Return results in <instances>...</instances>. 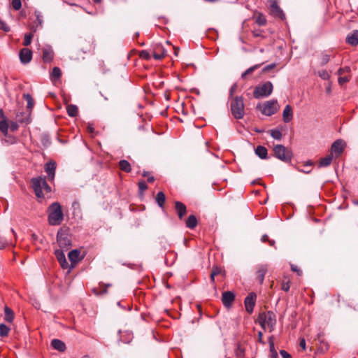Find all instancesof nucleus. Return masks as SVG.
I'll list each match as a JSON object with an SVG mask.
<instances>
[{"label":"nucleus","mask_w":358,"mask_h":358,"mask_svg":"<svg viewBox=\"0 0 358 358\" xmlns=\"http://www.w3.org/2000/svg\"><path fill=\"white\" fill-rule=\"evenodd\" d=\"M31 185L38 199H42L44 197L43 192L46 193H50L51 192V187L47 183L45 178H33L31 179Z\"/></svg>","instance_id":"obj_1"},{"label":"nucleus","mask_w":358,"mask_h":358,"mask_svg":"<svg viewBox=\"0 0 358 358\" xmlns=\"http://www.w3.org/2000/svg\"><path fill=\"white\" fill-rule=\"evenodd\" d=\"M230 110L234 118L240 120L244 117L245 105L242 96H236L231 99Z\"/></svg>","instance_id":"obj_2"},{"label":"nucleus","mask_w":358,"mask_h":358,"mask_svg":"<svg viewBox=\"0 0 358 358\" xmlns=\"http://www.w3.org/2000/svg\"><path fill=\"white\" fill-rule=\"evenodd\" d=\"M64 215L61 205L58 202L52 203L49 207L48 222L50 225H58L63 220Z\"/></svg>","instance_id":"obj_3"},{"label":"nucleus","mask_w":358,"mask_h":358,"mask_svg":"<svg viewBox=\"0 0 358 358\" xmlns=\"http://www.w3.org/2000/svg\"><path fill=\"white\" fill-rule=\"evenodd\" d=\"M258 320L260 325L264 329L268 328L270 331L274 329L276 324L275 315L271 311L260 313Z\"/></svg>","instance_id":"obj_4"},{"label":"nucleus","mask_w":358,"mask_h":358,"mask_svg":"<svg viewBox=\"0 0 358 358\" xmlns=\"http://www.w3.org/2000/svg\"><path fill=\"white\" fill-rule=\"evenodd\" d=\"M273 90V84L270 81H267L255 87L253 92V96L255 99L267 97L271 94Z\"/></svg>","instance_id":"obj_5"},{"label":"nucleus","mask_w":358,"mask_h":358,"mask_svg":"<svg viewBox=\"0 0 358 358\" xmlns=\"http://www.w3.org/2000/svg\"><path fill=\"white\" fill-rule=\"evenodd\" d=\"M57 241L61 249L68 250L71 245V238L67 229H60L57 234Z\"/></svg>","instance_id":"obj_6"},{"label":"nucleus","mask_w":358,"mask_h":358,"mask_svg":"<svg viewBox=\"0 0 358 358\" xmlns=\"http://www.w3.org/2000/svg\"><path fill=\"white\" fill-rule=\"evenodd\" d=\"M275 156L284 162H289L292 158V152L282 145H276L273 148Z\"/></svg>","instance_id":"obj_7"},{"label":"nucleus","mask_w":358,"mask_h":358,"mask_svg":"<svg viewBox=\"0 0 358 358\" xmlns=\"http://www.w3.org/2000/svg\"><path fill=\"white\" fill-rule=\"evenodd\" d=\"M257 108H260L263 115L271 116L278 110L280 106L277 100L272 99L266 101L262 106H258Z\"/></svg>","instance_id":"obj_8"},{"label":"nucleus","mask_w":358,"mask_h":358,"mask_svg":"<svg viewBox=\"0 0 358 358\" xmlns=\"http://www.w3.org/2000/svg\"><path fill=\"white\" fill-rule=\"evenodd\" d=\"M95 48V44L94 39L91 37L86 38L81 41L80 43V50L84 53H88L93 52Z\"/></svg>","instance_id":"obj_9"},{"label":"nucleus","mask_w":358,"mask_h":358,"mask_svg":"<svg viewBox=\"0 0 358 358\" xmlns=\"http://www.w3.org/2000/svg\"><path fill=\"white\" fill-rule=\"evenodd\" d=\"M256 301V294L255 293H250L248 296L245 299V306L246 311L249 313H252L253 311V308L255 305Z\"/></svg>","instance_id":"obj_10"},{"label":"nucleus","mask_w":358,"mask_h":358,"mask_svg":"<svg viewBox=\"0 0 358 358\" xmlns=\"http://www.w3.org/2000/svg\"><path fill=\"white\" fill-rule=\"evenodd\" d=\"M19 57H20V62L22 64H28L31 62V60L32 59V52L31 50H29L28 48H22L20 51Z\"/></svg>","instance_id":"obj_11"},{"label":"nucleus","mask_w":358,"mask_h":358,"mask_svg":"<svg viewBox=\"0 0 358 358\" xmlns=\"http://www.w3.org/2000/svg\"><path fill=\"white\" fill-rule=\"evenodd\" d=\"M345 143L343 140L338 139L334 141L331 145V154L334 153L336 156L340 155L344 150Z\"/></svg>","instance_id":"obj_12"},{"label":"nucleus","mask_w":358,"mask_h":358,"mask_svg":"<svg viewBox=\"0 0 358 358\" xmlns=\"http://www.w3.org/2000/svg\"><path fill=\"white\" fill-rule=\"evenodd\" d=\"M43 60L44 62L49 63L54 58V52L50 46H45L42 49Z\"/></svg>","instance_id":"obj_13"},{"label":"nucleus","mask_w":358,"mask_h":358,"mask_svg":"<svg viewBox=\"0 0 358 358\" xmlns=\"http://www.w3.org/2000/svg\"><path fill=\"white\" fill-rule=\"evenodd\" d=\"M56 169V163L55 162H49L45 165V171L48 174L50 180L55 178Z\"/></svg>","instance_id":"obj_14"},{"label":"nucleus","mask_w":358,"mask_h":358,"mask_svg":"<svg viewBox=\"0 0 358 358\" xmlns=\"http://www.w3.org/2000/svg\"><path fill=\"white\" fill-rule=\"evenodd\" d=\"M166 55V51L161 45H157L152 51L153 57L156 60L162 59Z\"/></svg>","instance_id":"obj_15"},{"label":"nucleus","mask_w":358,"mask_h":358,"mask_svg":"<svg viewBox=\"0 0 358 358\" xmlns=\"http://www.w3.org/2000/svg\"><path fill=\"white\" fill-rule=\"evenodd\" d=\"M175 209L178 214V218L182 220L187 213L186 206L180 201L175 202Z\"/></svg>","instance_id":"obj_16"},{"label":"nucleus","mask_w":358,"mask_h":358,"mask_svg":"<svg viewBox=\"0 0 358 358\" xmlns=\"http://www.w3.org/2000/svg\"><path fill=\"white\" fill-rule=\"evenodd\" d=\"M270 13L275 17H278L281 20L285 18V15L282 10L277 4L269 6Z\"/></svg>","instance_id":"obj_17"},{"label":"nucleus","mask_w":358,"mask_h":358,"mask_svg":"<svg viewBox=\"0 0 358 358\" xmlns=\"http://www.w3.org/2000/svg\"><path fill=\"white\" fill-rule=\"evenodd\" d=\"M346 42L353 46L358 45V30H354L346 37Z\"/></svg>","instance_id":"obj_18"},{"label":"nucleus","mask_w":358,"mask_h":358,"mask_svg":"<svg viewBox=\"0 0 358 358\" xmlns=\"http://www.w3.org/2000/svg\"><path fill=\"white\" fill-rule=\"evenodd\" d=\"M293 118V112L292 107L289 105H287L282 112V120L284 122L288 123Z\"/></svg>","instance_id":"obj_19"},{"label":"nucleus","mask_w":358,"mask_h":358,"mask_svg":"<svg viewBox=\"0 0 358 358\" xmlns=\"http://www.w3.org/2000/svg\"><path fill=\"white\" fill-rule=\"evenodd\" d=\"M52 347L58 350L59 352H63L66 350V345L65 343L59 339H53L51 341Z\"/></svg>","instance_id":"obj_20"},{"label":"nucleus","mask_w":358,"mask_h":358,"mask_svg":"<svg viewBox=\"0 0 358 358\" xmlns=\"http://www.w3.org/2000/svg\"><path fill=\"white\" fill-rule=\"evenodd\" d=\"M197 219L194 215H190L185 222L186 227L190 229H194L197 226Z\"/></svg>","instance_id":"obj_21"},{"label":"nucleus","mask_w":358,"mask_h":358,"mask_svg":"<svg viewBox=\"0 0 358 358\" xmlns=\"http://www.w3.org/2000/svg\"><path fill=\"white\" fill-rule=\"evenodd\" d=\"M266 271H267V266L266 265H261L257 271V278L261 284L264 282Z\"/></svg>","instance_id":"obj_22"},{"label":"nucleus","mask_w":358,"mask_h":358,"mask_svg":"<svg viewBox=\"0 0 358 358\" xmlns=\"http://www.w3.org/2000/svg\"><path fill=\"white\" fill-rule=\"evenodd\" d=\"M80 252L78 250H73L69 252L68 257L72 264H76L79 261Z\"/></svg>","instance_id":"obj_23"},{"label":"nucleus","mask_w":358,"mask_h":358,"mask_svg":"<svg viewBox=\"0 0 358 358\" xmlns=\"http://www.w3.org/2000/svg\"><path fill=\"white\" fill-rule=\"evenodd\" d=\"M119 168L121 171L126 173H130L131 171L130 163L125 159H122L119 162Z\"/></svg>","instance_id":"obj_24"},{"label":"nucleus","mask_w":358,"mask_h":358,"mask_svg":"<svg viewBox=\"0 0 358 358\" xmlns=\"http://www.w3.org/2000/svg\"><path fill=\"white\" fill-rule=\"evenodd\" d=\"M256 155L261 159H266L267 157V149L262 145H258L255 149Z\"/></svg>","instance_id":"obj_25"},{"label":"nucleus","mask_w":358,"mask_h":358,"mask_svg":"<svg viewBox=\"0 0 358 358\" xmlns=\"http://www.w3.org/2000/svg\"><path fill=\"white\" fill-rule=\"evenodd\" d=\"M333 159L332 154L322 158L319 162V167H327L331 164Z\"/></svg>","instance_id":"obj_26"},{"label":"nucleus","mask_w":358,"mask_h":358,"mask_svg":"<svg viewBox=\"0 0 358 358\" xmlns=\"http://www.w3.org/2000/svg\"><path fill=\"white\" fill-rule=\"evenodd\" d=\"M235 294L232 292H225V308H230L234 300Z\"/></svg>","instance_id":"obj_27"},{"label":"nucleus","mask_w":358,"mask_h":358,"mask_svg":"<svg viewBox=\"0 0 358 358\" xmlns=\"http://www.w3.org/2000/svg\"><path fill=\"white\" fill-rule=\"evenodd\" d=\"M67 113L70 117H74L78 114V108L76 105L70 104L66 107Z\"/></svg>","instance_id":"obj_28"},{"label":"nucleus","mask_w":358,"mask_h":358,"mask_svg":"<svg viewBox=\"0 0 358 358\" xmlns=\"http://www.w3.org/2000/svg\"><path fill=\"white\" fill-rule=\"evenodd\" d=\"M5 320L8 322H12L14 319L13 311L8 307L6 306L4 308Z\"/></svg>","instance_id":"obj_29"},{"label":"nucleus","mask_w":358,"mask_h":358,"mask_svg":"<svg viewBox=\"0 0 358 358\" xmlns=\"http://www.w3.org/2000/svg\"><path fill=\"white\" fill-rule=\"evenodd\" d=\"M165 201H166V196H165V194H164V192H159L156 196V201H157L158 206L161 208H163Z\"/></svg>","instance_id":"obj_30"},{"label":"nucleus","mask_w":358,"mask_h":358,"mask_svg":"<svg viewBox=\"0 0 358 358\" xmlns=\"http://www.w3.org/2000/svg\"><path fill=\"white\" fill-rule=\"evenodd\" d=\"M9 124L7 120H0V131L6 136L8 132Z\"/></svg>","instance_id":"obj_31"},{"label":"nucleus","mask_w":358,"mask_h":358,"mask_svg":"<svg viewBox=\"0 0 358 358\" xmlns=\"http://www.w3.org/2000/svg\"><path fill=\"white\" fill-rule=\"evenodd\" d=\"M218 275H223V273H222V268H219V267H215L213 268L211 273H210V279H211V281L212 282H214L215 281V277Z\"/></svg>","instance_id":"obj_32"},{"label":"nucleus","mask_w":358,"mask_h":358,"mask_svg":"<svg viewBox=\"0 0 358 358\" xmlns=\"http://www.w3.org/2000/svg\"><path fill=\"white\" fill-rule=\"evenodd\" d=\"M10 331V328L4 324H0V336L5 337L7 336Z\"/></svg>","instance_id":"obj_33"},{"label":"nucleus","mask_w":358,"mask_h":358,"mask_svg":"<svg viewBox=\"0 0 358 358\" xmlns=\"http://www.w3.org/2000/svg\"><path fill=\"white\" fill-rule=\"evenodd\" d=\"M62 76L61 69L59 67H54L51 73L52 79L58 80Z\"/></svg>","instance_id":"obj_34"},{"label":"nucleus","mask_w":358,"mask_h":358,"mask_svg":"<svg viewBox=\"0 0 358 358\" xmlns=\"http://www.w3.org/2000/svg\"><path fill=\"white\" fill-rule=\"evenodd\" d=\"M271 136L276 140H280L282 138V133L278 129H272L270 131Z\"/></svg>","instance_id":"obj_35"},{"label":"nucleus","mask_w":358,"mask_h":358,"mask_svg":"<svg viewBox=\"0 0 358 358\" xmlns=\"http://www.w3.org/2000/svg\"><path fill=\"white\" fill-rule=\"evenodd\" d=\"M55 257L57 258V259L58 260V262H62L64 259L66 258L65 257V255L62 250V249L61 250H56L55 251Z\"/></svg>","instance_id":"obj_36"},{"label":"nucleus","mask_w":358,"mask_h":358,"mask_svg":"<svg viewBox=\"0 0 358 358\" xmlns=\"http://www.w3.org/2000/svg\"><path fill=\"white\" fill-rule=\"evenodd\" d=\"M32 38H33L32 33L25 34L24 41H23V45L24 46H28L29 45H30Z\"/></svg>","instance_id":"obj_37"},{"label":"nucleus","mask_w":358,"mask_h":358,"mask_svg":"<svg viewBox=\"0 0 358 358\" xmlns=\"http://www.w3.org/2000/svg\"><path fill=\"white\" fill-rule=\"evenodd\" d=\"M24 99L27 101V108H31L34 106V100L31 96L29 94H24Z\"/></svg>","instance_id":"obj_38"},{"label":"nucleus","mask_w":358,"mask_h":358,"mask_svg":"<svg viewBox=\"0 0 358 358\" xmlns=\"http://www.w3.org/2000/svg\"><path fill=\"white\" fill-rule=\"evenodd\" d=\"M317 74L323 80H329L330 78V75L326 70L320 71Z\"/></svg>","instance_id":"obj_39"},{"label":"nucleus","mask_w":358,"mask_h":358,"mask_svg":"<svg viewBox=\"0 0 358 358\" xmlns=\"http://www.w3.org/2000/svg\"><path fill=\"white\" fill-rule=\"evenodd\" d=\"M259 64H257V65H255L253 66H251L250 67L249 69H248L241 76V77L243 78H245L246 77L247 75H249L250 73H252L253 72V71L257 68H259Z\"/></svg>","instance_id":"obj_40"},{"label":"nucleus","mask_w":358,"mask_h":358,"mask_svg":"<svg viewBox=\"0 0 358 358\" xmlns=\"http://www.w3.org/2000/svg\"><path fill=\"white\" fill-rule=\"evenodd\" d=\"M11 4L15 10H19L22 7L21 0H12Z\"/></svg>","instance_id":"obj_41"},{"label":"nucleus","mask_w":358,"mask_h":358,"mask_svg":"<svg viewBox=\"0 0 358 358\" xmlns=\"http://www.w3.org/2000/svg\"><path fill=\"white\" fill-rule=\"evenodd\" d=\"M330 59V55H327V54H322V56H321V58H320V60H321V65H325L326 64H327L329 62Z\"/></svg>","instance_id":"obj_42"},{"label":"nucleus","mask_w":358,"mask_h":358,"mask_svg":"<svg viewBox=\"0 0 358 358\" xmlns=\"http://www.w3.org/2000/svg\"><path fill=\"white\" fill-rule=\"evenodd\" d=\"M256 22L260 26H264L266 23V20L264 16L259 15L257 17Z\"/></svg>","instance_id":"obj_43"},{"label":"nucleus","mask_w":358,"mask_h":358,"mask_svg":"<svg viewBox=\"0 0 358 358\" xmlns=\"http://www.w3.org/2000/svg\"><path fill=\"white\" fill-rule=\"evenodd\" d=\"M140 57L147 60H149L151 58L150 52L147 50H142L140 53Z\"/></svg>","instance_id":"obj_44"},{"label":"nucleus","mask_w":358,"mask_h":358,"mask_svg":"<svg viewBox=\"0 0 358 358\" xmlns=\"http://www.w3.org/2000/svg\"><path fill=\"white\" fill-rule=\"evenodd\" d=\"M138 189L141 193H143L145 190L148 189V186L145 181H140L138 182Z\"/></svg>","instance_id":"obj_45"},{"label":"nucleus","mask_w":358,"mask_h":358,"mask_svg":"<svg viewBox=\"0 0 358 358\" xmlns=\"http://www.w3.org/2000/svg\"><path fill=\"white\" fill-rule=\"evenodd\" d=\"M0 29L6 32H8L10 31V27H8V25L6 22H4L3 20H1V19H0Z\"/></svg>","instance_id":"obj_46"},{"label":"nucleus","mask_w":358,"mask_h":358,"mask_svg":"<svg viewBox=\"0 0 358 358\" xmlns=\"http://www.w3.org/2000/svg\"><path fill=\"white\" fill-rule=\"evenodd\" d=\"M350 68L349 66H345L344 68H340L338 71L337 74L339 76H341L342 74L345 73H350Z\"/></svg>","instance_id":"obj_47"},{"label":"nucleus","mask_w":358,"mask_h":358,"mask_svg":"<svg viewBox=\"0 0 358 358\" xmlns=\"http://www.w3.org/2000/svg\"><path fill=\"white\" fill-rule=\"evenodd\" d=\"M338 83L342 85L344 83H346L350 81V78L348 76H340L338 78Z\"/></svg>","instance_id":"obj_48"},{"label":"nucleus","mask_w":358,"mask_h":358,"mask_svg":"<svg viewBox=\"0 0 358 358\" xmlns=\"http://www.w3.org/2000/svg\"><path fill=\"white\" fill-rule=\"evenodd\" d=\"M35 15H36V21L38 22V24L41 25L42 22H43V19H42L43 17L41 15L40 12L36 11L35 12Z\"/></svg>","instance_id":"obj_49"},{"label":"nucleus","mask_w":358,"mask_h":358,"mask_svg":"<svg viewBox=\"0 0 358 358\" xmlns=\"http://www.w3.org/2000/svg\"><path fill=\"white\" fill-rule=\"evenodd\" d=\"M238 85L236 83H234L229 90V97L231 99L234 93L236 91Z\"/></svg>","instance_id":"obj_50"},{"label":"nucleus","mask_w":358,"mask_h":358,"mask_svg":"<svg viewBox=\"0 0 358 358\" xmlns=\"http://www.w3.org/2000/svg\"><path fill=\"white\" fill-rule=\"evenodd\" d=\"M290 288L289 282H283L282 284V289L288 292Z\"/></svg>","instance_id":"obj_51"},{"label":"nucleus","mask_w":358,"mask_h":358,"mask_svg":"<svg viewBox=\"0 0 358 358\" xmlns=\"http://www.w3.org/2000/svg\"><path fill=\"white\" fill-rule=\"evenodd\" d=\"M291 269L292 271L296 272L299 275H301L302 273V271L296 265L292 264Z\"/></svg>","instance_id":"obj_52"},{"label":"nucleus","mask_w":358,"mask_h":358,"mask_svg":"<svg viewBox=\"0 0 358 358\" xmlns=\"http://www.w3.org/2000/svg\"><path fill=\"white\" fill-rule=\"evenodd\" d=\"M280 354L281 355L282 358H292V356L284 350H281L280 351Z\"/></svg>","instance_id":"obj_53"},{"label":"nucleus","mask_w":358,"mask_h":358,"mask_svg":"<svg viewBox=\"0 0 358 358\" xmlns=\"http://www.w3.org/2000/svg\"><path fill=\"white\" fill-rule=\"evenodd\" d=\"M7 245L8 242L3 238L0 237V249H3Z\"/></svg>","instance_id":"obj_54"},{"label":"nucleus","mask_w":358,"mask_h":358,"mask_svg":"<svg viewBox=\"0 0 358 358\" xmlns=\"http://www.w3.org/2000/svg\"><path fill=\"white\" fill-rule=\"evenodd\" d=\"M62 268H67L69 267V264L65 259H64L62 262H59Z\"/></svg>","instance_id":"obj_55"},{"label":"nucleus","mask_w":358,"mask_h":358,"mask_svg":"<svg viewBox=\"0 0 358 358\" xmlns=\"http://www.w3.org/2000/svg\"><path fill=\"white\" fill-rule=\"evenodd\" d=\"M18 124L17 122H11L10 124V128L12 131H15L18 129Z\"/></svg>","instance_id":"obj_56"},{"label":"nucleus","mask_w":358,"mask_h":358,"mask_svg":"<svg viewBox=\"0 0 358 358\" xmlns=\"http://www.w3.org/2000/svg\"><path fill=\"white\" fill-rule=\"evenodd\" d=\"M236 355L238 358H241L244 355L243 350L241 348H238L236 350Z\"/></svg>","instance_id":"obj_57"},{"label":"nucleus","mask_w":358,"mask_h":358,"mask_svg":"<svg viewBox=\"0 0 358 358\" xmlns=\"http://www.w3.org/2000/svg\"><path fill=\"white\" fill-rule=\"evenodd\" d=\"M269 345H270L271 352H273L275 350V348H274V343L272 341V337L269 338Z\"/></svg>","instance_id":"obj_58"},{"label":"nucleus","mask_w":358,"mask_h":358,"mask_svg":"<svg viewBox=\"0 0 358 358\" xmlns=\"http://www.w3.org/2000/svg\"><path fill=\"white\" fill-rule=\"evenodd\" d=\"M275 66V64H268V65H267L266 66L264 67V71H268L270 69H273Z\"/></svg>","instance_id":"obj_59"},{"label":"nucleus","mask_w":358,"mask_h":358,"mask_svg":"<svg viewBox=\"0 0 358 358\" xmlns=\"http://www.w3.org/2000/svg\"><path fill=\"white\" fill-rule=\"evenodd\" d=\"M0 119L1 120H7L6 115H4V112L3 109L0 108Z\"/></svg>","instance_id":"obj_60"},{"label":"nucleus","mask_w":358,"mask_h":358,"mask_svg":"<svg viewBox=\"0 0 358 358\" xmlns=\"http://www.w3.org/2000/svg\"><path fill=\"white\" fill-rule=\"evenodd\" d=\"M300 346L303 350H306V341L304 338H301L300 341Z\"/></svg>","instance_id":"obj_61"},{"label":"nucleus","mask_w":358,"mask_h":358,"mask_svg":"<svg viewBox=\"0 0 358 358\" xmlns=\"http://www.w3.org/2000/svg\"><path fill=\"white\" fill-rule=\"evenodd\" d=\"M262 336H263L262 332L259 331L258 333V342L264 343L263 340H262Z\"/></svg>","instance_id":"obj_62"},{"label":"nucleus","mask_w":358,"mask_h":358,"mask_svg":"<svg viewBox=\"0 0 358 358\" xmlns=\"http://www.w3.org/2000/svg\"><path fill=\"white\" fill-rule=\"evenodd\" d=\"M269 239H268V236L266 235V234H264L262 236V238H261V241L262 242H266L268 241Z\"/></svg>","instance_id":"obj_63"},{"label":"nucleus","mask_w":358,"mask_h":358,"mask_svg":"<svg viewBox=\"0 0 358 358\" xmlns=\"http://www.w3.org/2000/svg\"><path fill=\"white\" fill-rule=\"evenodd\" d=\"M87 131L90 132V133H93L94 131V127L92 126V125H88L87 126Z\"/></svg>","instance_id":"obj_64"}]
</instances>
